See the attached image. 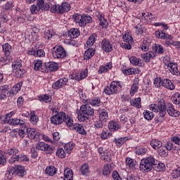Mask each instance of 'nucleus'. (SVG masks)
<instances>
[{
	"label": "nucleus",
	"mask_w": 180,
	"mask_h": 180,
	"mask_svg": "<svg viewBox=\"0 0 180 180\" xmlns=\"http://www.w3.org/2000/svg\"><path fill=\"white\" fill-rule=\"evenodd\" d=\"M95 115V110L89 105H82L80 107L79 113L77 114V117L79 122H84V120H89V116Z\"/></svg>",
	"instance_id": "1"
},
{
	"label": "nucleus",
	"mask_w": 180,
	"mask_h": 180,
	"mask_svg": "<svg viewBox=\"0 0 180 180\" xmlns=\"http://www.w3.org/2000/svg\"><path fill=\"white\" fill-rule=\"evenodd\" d=\"M155 164V158L153 156H149L141 160L139 169L142 172H150L153 169Z\"/></svg>",
	"instance_id": "2"
},
{
	"label": "nucleus",
	"mask_w": 180,
	"mask_h": 180,
	"mask_svg": "<svg viewBox=\"0 0 180 180\" xmlns=\"http://www.w3.org/2000/svg\"><path fill=\"white\" fill-rule=\"evenodd\" d=\"M51 13H58V15H63L71 11V4L68 1L63 2L60 5L55 4L50 9Z\"/></svg>",
	"instance_id": "3"
},
{
	"label": "nucleus",
	"mask_w": 180,
	"mask_h": 180,
	"mask_svg": "<svg viewBox=\"0 0 180 180\" xmlns=\"http://www.w3.org/2000/svg\"><path fill=\"white\" fill-rule=\"evenodd\" d=\"M52 57L57 60H63L67 58V51L61 45H56L51 50Z\"/></svg>",
	"instance_id": "4"
},
{
	"label": "nucleus",
	"mask_w": 180,
	"mask_h": 180,
	"mask_svg": "<svg viewBox=\"0 0 180 180\" xmlns=\"http://www.w3.org/2000/svg\"><path fill=\"white\" fill-rule=\"evenodd\" d=\"M150 109L152 112L158 113L159 112L160 116H165L167 115V108L165 105V101L160 100L157 104H151Z\"/></svg>",
	"instance_id": "5"
},
{
	"label": "nucleus",
	"mask_w": 180,
	"mask_h": 180,
	"mask_svg": "<svg viewBox=\"0 0 180 180\" xmlns=\"http://www.w3.org/2000/svg\"><path fill=\"white\" fill-rule=\"evenodd\" d=\"M37 5H32L30 8L33 15L40 12V11H49L50 9V3H44V0H37Z\"/></svg>",
	"instance_id": "6"
},
{
	"label": "nucleus",
	"mask_w": 180,
	"mask_h": 180,
	"mask_svg": "<svg viewBox=\"0 0 180 180\" xmlns=\"http://www.w3.org/2000/svg\"><path fill=\"white\" fill-rule=\"evenodd\" d=\"M122 40L124 43H121L120 46L122 49L125 50H131V45L133 44V37L130 32H126L123 37Z\"/></svg>",
	"instance_id": "7"
},
{
	"label": "nucleus",
	"mask_w": 180,
	"mask_h": 180,
	"mask_svg": "<svg viewBox=\"0 0 180 180\" xmlns=\"http://www.w3.org/2000/svg\"><path fill=\"white\" fill-rule=\"evenodd\" d=\"M36 148L37 150H39L41 151H46V154H53L54 151L56 150V147L54 146H50L49 144L44 143V142H38L36 144Z\"/></svg>",
	"instance_id": "8"
},
{
	"label": "nucleus",
	"mask_w": 180,
	"mask_h": 180,
	"mask_svg": "<svg viewBox=\"0 0 180 180\" xmlns=\"http://www.w3.org/2000/svg\"><path fill=\"white\" fill-rule=\"evenodd\" d=\"M64 117H65V112L63 111L59 112L51 117V123L56 126L64 123Z\"/></svg>",
	"instance_id": "9"
},
{
	"label": "nucleus",
	"mask_w": 180,
	"mask_h": 180,
	"mask_svg": "<svg viewBox=\"0 0 180 180\" xmlns=\"http://www.w3.org/2000/svg\"><path fill=\"white\" fill-rule=\"evenodd\" d=\"M44 68L41 72H54L58 70V63L56 62H47L44 63Z\"/></svg>",
	"instance_id": "10"
},
{
	"label": "nucleus",
	"mask_w": 180,
	"mask_h": 180,
	"mask_svg": "<svg viewBox=\"0 0 180 180\" xmlns=\"http://www.w3.org/2000/svg\"><path fill=\"white\" fill-rule=\"evenodd\" d=\"M67 85H68V78L63 77L53 82L52 84V88L53 89L58 91V89H61L63 86H65Z\"/></svg>",
	"instance_id": "11"
},
{
	"label": "nucleus",
	"mask_w": 180,
	"mask_h": 180,
	"mask_svg": "<svg viewBox=\"0 0 180 180\" xmlns=\"http://www.w3.org/2000/svg\"><path fill=\"white\" fill-rule=\"evenodd\" d=\"M166 106V112H167L168 115L172 117H179L180 116V112L178 110H175V107L171 103H167L165 104Z\"/></svg>",
	"instance_id": "12"
},
{
	"label": "nucleus",
	"mask_w": 180,
	"mask_h": 180,
	"mask_svg": "<svg viewBox=\"0 0 180 180\" xmlns=\"http://www.w3.org/2000/svg\"><path fill=\"white\" fill-rule=\"evenodd\" d=\"M101 49L105 53H111V51H113V45L109 39L104 38L101 41Z\"/></svg>",
	"instance_id": "13"
},
{
	"label": "nucleus",
	"mask_w": 180,
	"mask_h": 180,
	"mask_svg": "<svg viewBox=\"0 0 180 180\" xmlns=\"http://www.w3.org/2000/svg\"><path fill=\"white\" fill-rule=\"evenodd\" d=\"M28 139L30 140H39L40 134L34 128H26Z\"/></svg>",
	"instance_id": "14"
},
{
	"label": "nucleus",
	"mask_w": 180,
	"mask_h": 180,
	"mask_svg": "<svg viewBox=\"0 0 180 180\" xmlns=\"http://www.w3.org/2000/svg\"><path fill=\"white\" fill-rule=\"evenodd\" d=\"M104 92L106 95H113L117 92V83L116 81H113L111 82L110 86H108L104 89Z\"/></svg>",
	"instance_id": "15"
},
{
	"label": "nucleus",
	"mask_w": 180,
	"mask_h": 180,
	"mask_svg": "<svg viewBox=\"0 0 180 180\" xmlns=\"http://www.w3.org/2000/svg\"><path fill=\"white\" fill-rule=\"evenodd\" d=\"M91 22L92 17H91V15L82 14L80 22H79V26H80L81 27H85L87 23H91Z\"/></svg>",
	"instance_id": "16"
},
{
	"label": "nucleus",
	"mask_w": 180,
	"mask_h": 180,
	"mask_svg": "<svg viewBox=\"0 0 180 180\" xmlns=\"http://www.w3.org/2000/svg\"><path fill=\"white\" fill-rule=\"evenodd\" d=\"M7 124L10 126H25V121L18 118H11L6 120Z\"/></svg>",
	"instance_id": "17"
},
{
	"label": "nucleus",
	"mask_w": 180,
	"mask_h": 180,
	"mask_svg": "<svg viewBox=\"0 0 180 180\" xmlns=\"http://www.w3.org/2000/svg\"><path fill=\"white\" fill-rule=\"evenodd\" d=\"M125 162L128 168H129V169H132V171H134V169L139 167V163L137 161L131 159V158H127Z\"/></svg>",
	"instance_id": "18"
},
{
	"label": "nucleus",
	"mask_w": 180,
	"mask_h": 180,
	"mask_svg": "<svg viewBox=\"0 0 180 180\" xmlns=\"http://www.w3.org/2000/svg\"><path fill=\"white\" fill-rule=\"evenodd\" d=\"M162 86H164V88L169 89L170 91H174V89H175V85H174V83L168 79H162Z\"/></svg>",
	"instance_id": "19"
},
{
	"label": "nucleus",
	"mask_w": 180,
	"mask_h": 180,
	"mask_svg": "<svg viewBox=\"0 0 180 180\" xmlns=\"http://www.w3.org/2000/svg\"><path fill=\"white\" fill-rule=\"evenodd\" d=\"M168 142L166 143L165 146H161L160 148L158 149V153L160 155V157H167L168 156Z\"/></svg>",
	"instance_id": "20"
},
{
	"label": "nucleus",
	"mask_w": 180,
	"mask_h": 180,
	"mask_svg": "<svg viewBox=\"0 0 180 180\" xmlns=\"http://www.w3.org/2000/svg\"><path fill=\"white\" fill-rule=\"evenodd\" d=\"M98 119L106 123L108 120H109V115L108 114V110L105 109H100L98 110Z\"/></svg>",
	"instance_id": "21"
},
{
	"label": "nucleus",
	"mask_w": 180,
	"mask_h": 180,
	"mask_svg": "<svg viewBox=\"0 0 180 180\" xmlns=\"http://www.w3.org/2000/svg\"><path fill=\"white\" fill-rule=\"evenodd\" d=\"M169 72L173 75H176V77H179L180 75V70H178V64L175 63H172L168 67Z\"/></svg>",
	"instance_id": "22"
},
{
	"label": "nucleus",
	"mask_w": 180,
	"mask_h": 180,
	"mask_svg": "<svg viewBox=\"0 0 180 180\" xmlns=\"http://www.w3.org/2000/svg\"><path fill=\"white\" fill-rule=\"evenodd\" d=\"M9 94V86L4 85L0 86V100L6 99V95Z\"/></svg>",
	"instance_id": "23"
},
{
	"label": "nucleus",
	"mask_w": 180,
	"mask_h": 180,
	"mask_svg": "<svg viewBox=\"0 0 180 180\" xmlns=\"http://www.w3.org/2000/svg\"><path fill=\"white\" fill-rule=\"evenodd\" d=\"M16 174V167H10L6 173L5 174V179L7 180H11L13 178V175Z\"/></svg>",
	"instance_id": "24"
},
{
	"label": "nucleus",
	"mask_w": 180,
	"mask_h": 180,
	"mask_svg": "<svg viewBox=\"0 0 180 180\" xmlns=\"http://www.w3.org/2000/svg\"><path fill=\"white\" fill-rule=\"evenodd\" d=\"M45 174L49 176H54L57 174V168L54 165L47 166L45 169Z\"/></svg>",
	"instance_id": "25"
},
{
	"label": "nucleus",
	"mask_w": 180,
	"mask_h": 180,
	"mask_svg": "<svg viewBox=\"0 0 180 180\" xmlns=\"http://www.w3.org/2000/svg\"><path fill=\"white\" fill-rule=\"evenodd\" d=\"M141 57L145 60L146 63H150V60L155 57V52L153 51H148L146 53L142 54Z\"/></svg>",
	"instance_id": "26"
},
{
	"label": "nucleus",
	"mask_w": 180,
	"mask_h": 180,
	"mask_svg": "<svg viewBox=\"0 0 180 180\" xmlns=\"http://www.w3.org/2000/svg\"><path fill=\"white\" fill-rule=\"evenodd\" d=\"M153 169L157 172H161V171H164V169H165V165L155 160V163H154Z\"/></svg>",
	"instance_id": "27"
},
{
	"label": "nucleus",
	"mask_w": 180,
	"mask_h": 180,
	"mask_svg": "<svg viewBox=\"0 0 180 180\" xmlns=\"http://www.w3.org/2000/svg\"><path fill=\"white\" fill-rule=\"evenodd\" d=\"M155 36H156V37H158V39H162V40H164V39H172V37H171V35L164 32L162 30L155 31Z\"/></svg>",
	"instance_id": "28"
},
{
	"label": "nucleus",
	"mask_w": 180,
	"mask_h": 180,
	"mask_svg": "<svg viewBox=\"0 0 180 180\" xmlns=\"http://www.w3.org/2000/svg\"><path fill=\"white\" fill-rule=\"evenodd\" d=\"M122 127L115 121H110L108 123V129L110 131H116L119 130Z\"/></svg>",
	"instance_id": "29"
},
{
	"label": "nucleus",
	"mask_w": 180,
	"mask_h": 180,
	"mask_svg": "<svg viewBox=\"0 0 180 180\" xmlns=\"http://www.w3.org/2000/svg\"><path fill=\"white\" fill-rule=\"evenodd\" d=\"M167 149L169 151H171L173 154H178L179 153V146H176L174 145V143L171 141L167 142Z\"/></svg>",
	"instance_id": "30"
},
{
	"label": "nucleus",
	"mask_w": 180,
	"mask_h": 180,
	"mask_svg": "<svg viewBox=\"0 0 180 180\" xmlns=\"http://www.w3.org/2000/svg\"><path fill=\"white\" fill-rule=\"evenodd\" d=\"M28 54L30 56H34V57H44V56H46V53L43 49L28 51Z\"/></svg>",
	"instance_id": "31"
},
{
	"label": "nucleus",
	"mask_w": 180,
	"mask_h": 180,
	"mask_svg": "<svg viewBox=\"0 0 180 180\" xmlns=\"http://www.w3.org/2000/svg\"><path fill=\"white\" fill-rule=\"evenodd\" d=\"M74 173L70 168H67L64 170V180H73Z\"/></svg>",
	"instance_id": "32"
},
{
	"label": "nucleus",
	"mask_w": 180,
	"mask_h": 180,
	"mask_svg": "<svg viewBox=\"0 0 180 180\" xmlns=\"http://www.w3.org/2000/svg\"><path fill=\"white\" fill-rule=\"evenodd\" d=\"M93 56H95V49L89 48L84 52V60H91Z\"/></svg>",
	"instance_id": "33"
},
{
	"label": "nucleus",
	"mask_w": 180,
	"mask_h": 180,
	"mask_svg": "<svg viewBox=\"0 0 180 180\" xmlns=\"http://www.w3.org/2000/svg\"><path fill=\"white\" fill-rule=\"evenodd\" d=\"M3 51L6 57H11V51H12V46L8 43H6L2 46Z\"/></svg>",
	"instance_id": "34"
},
{
	"label": "nucleus",
	"mask_w": 180,
	"mask_h": 180,
	"mask_svg": "<svg viewBox=\"0 0 180 180\" xmlns=\"http://www.w3.org/2000/svg\"><path fill=\"white\" fill-rule=\"evenodd\" d=\"M80 174L81 175L86 176L89 175V165L88 163H84L80 167Z\"/></svg>",
	"instance_id": "35"
},
{
	"label": "nucleus",
	"mask_w": 180,
	"mask_h": 180,
	"mask_svg": "<svg viewBox=\"0 0 180 180\" xmlns=\"http://www.w3.org/2000/svg\"><path fill=\"white\" fill-rule=\"evenodd\" d=\"M68 34L70 39H77L79 36V30L77 28L70 29Z\"/></svg>",
	"instance_id": "36"
},
{
	"label": "nucleus",
	"mask_w": 180,
	"mask_h": 180,
	"mask_svg": "<svg viewBox=\"0 0 180 180\" xmlns=\"http://www.w3.org/2000/svg\"><path fill=\"white\" fill-rule=\"evenodd\" d=\"M73 129L75 130L79 134H83L85 136L86 134V131L84 129V127L81 125V124H75L73 125Z\"/></svg>",
	"instance_id": "37"
},
{
	"label": "nucleus",
	"mask_w": 180,
	"mask_h": 180,
	"mask_svg": "<svg viewBox=\"0 0 180 180\" xmlns=\"http://www.w3.org/2000/svg\"><path fill=\"white\" fill-rule=\"evenodd\" d=\"M26 172L25 171V167L22 165H18L15 167V174L18 176H25Z\"/></svg>",
	"instance_id": "38"
},
{
	"label": "nucleus",
	"mask_w": 180,
	"mask_h": 180,
	"mask_svg": "<svg viewBox=\"0 0 180 180\" xmlns=\"http://www.w3.org/2000/svg\"><path fill=\"white\" fill-rule=\"evenodd\" d=\"M131 106L140 109L141 108V98L139 97L130 101Z\"/></svg>",
	"instance_id": "39"
},
{
	"label": "nucleus",
	"mask_w": 180,
	"mask_h": 180,
	"mask_svg": "<svg viewBox=\"0 0 180 180\" xmlns=\"http://www.w3.org/2000/svg\"><path fill=\"white\" fill-rule=\"evenodd\" d=\"M74 147H75V143L74 142H69L64 146V150L67 154H71V151L74 150Z\"/></svg>",
	"instance_id": "40"
},
{
	"label": "nucleus",
	"mask_w": 180,
	"mask_h": 180,
	"mask_svg": "<svg viewBox=\"0 0 180 180\" xmlns=\"http://www.w3.org/2000/svg\"><path fill=\"white\" fill-rule=\"evenodd\" d=\"M129 61L131 64H133V65H139V67H141V65H143V63H141V59L138 58L136 56H131L129 58Z\"/></svg>",
	"instance_id": "41"
},
{
	"label": "nucleus",
	"mask_w": 180,
	"mask_h": 180,
	"mask_svg": "<svg viewBox=\"0 0 180 180\" xmlns=\"http://www.w3.org/2000/svg\"><path fill=\"white\" fill-rule=\"evenodd\" d=\"M151 147L154 148V150H158L162 146V142L161 141L157 139H153L150 143Z\"/></svg>",
	"instance_id": "42"
},
{
	"label": "nucleus",
	"mask_w": 180,
	"mask_h": 180,
	"mask_svg": "<svg viewBox=\"0 0 180 180\" xmlns=\"http://www.w3.org/2000/svg\"><path fill=\"white\" fill-rule=\"evenodd\" d=\"M30 122L32 124H37L39 123V116L36 115V112L31 111L30 112Z\"/></svg>",
	"instance_id": "43"
},
{
	"label": "nucleus",
	"mask_w": 180,
	"mask_h": 180,
	"mask_svg": "<svg viewBox=\"0 0 180 180\" xmlns=\"http://www.w3.org/2000/svg\"><path fill=\"white\" fill-rule=\"evenodd\" d=\"M18 153H19V149L15 147L9 148L4 152V154H7L8 155H12V157L13 155H16V154H18Z\"/></svg>",
	"instance_id": "44"
},
{
	"label": "nucleus",
	"mask_w": 180,
	"mask_h": 180,
	"mask_svg": "<svg viewBox=\"0 0 180 180\" xmlns=\"http://www.w3.org/2000/svg\"><path fill=\"white\" fill-rule=\"evenodd\" d=\"M98 152L104 161L108 160V150H106L105 148H103V147H99L98 149Z\"/></svg>",
	"instance_id": "45"
},
{
	"label": "nucleus",
	"mask_w": 180,
	"mask_h": 180,
	"mask_svg": "<svg viewBox=\"0 0 180 180\" xmlns=\"http://www.w3.org/2000/svg\"><path fill=\"white\" fill-rule=\"evenodd\" d=\"M22 85H23V83L22 82H20L15 86H13L10 91V94H18L20 89H22Z\"/></svg>",
	"instance_id": "46"
},
{
	"label": "nucleus",
	"mask_w": 180,
	"mask_h": 180,
	"mask_svg": "<svg viewBox=\"0 0 180 180\" xmlns=\"http://www.w3.org/2000/svg\"><path fill=\"white\" fill-rule=\"evenodd\" d=\"M112 172V166L109 164L104 165L103 169V175L105 176H108V175H110V173Z\"/></svg>",
	"instance_id": "47"
},
{
	"label": "nucleus",
	"mask_w": 180,
	"mask_h": 180,
	"mask_svg": "<svg viewBox=\"0 0 180 180\" xmlns=\"http://www.w3.org/2000/svg\"><path fill=\"white\" fill-rule=\"evenodd\" d=\"M56 34V32L53 30H46L44 32V37L46 40H50Z\"/></svg>",
	"instance_id": "48"
},
{
	"label": "nucleus",
	"mask_w": 180,
	"mask_h": 180,
	"mask_svg": "<svg viewBox=\"0 0 180 180\" xmlns=\"http://www.w3.org/2000/svg\"><path fill=\"white\" fill-rule=\"evenodd\" d=\"M34 70L35 71H41L42 70H45L44 65L41 63V60H36L34 63Z\"/></svg>",
	"instance_id": "49"
},
{
	"label": "nucleus",
	"mask_w": 180,
	"mask_h": 180,
	"mask_svg": "<svg viewBox=\"0 0 180 180\" xmlns=\"http://www.w3.org/2000/svg\"><path fill=\"white\" fill-rule=\"evenodd\" d=\"M128 140H129V137L124 136L122 138L115 139L114 141L116 145L120 147L121 146H123V144H124V143H126V141H127Z\"/></svg>",
	"instance_id": "50"
},
{
	"label": "nucleus",
	"mask_w": 180,
	"mask_h": 180,
	"mask_svg": "<svg viewBox=\"0 0 180 180\" xmlns=\"http://www.w3.org/2000/svg\"><path fill=\"white\" fill-rule=\"evenodd\" d=\"M153 52L155 53V55L157 53L158 54H164V47L160 44H155L154 46H153Z\"/></svg>",
	"instance_id": "51"
},
{
	"label": "nucleus",
	"mask_w": 180,
	"mask_h": 180,
	"mask_svg": "<svg viewBox=\"0 0 180 180\" xmlns=\"http://www.w3.org/2000/svg\"><path fill=\"white\" fill-rule=\"evenodd\" d=\"M112 68V63H109L105 65V66H101L99 68L98 74H103L105 72H108L109 70Z\"/></svg>",
	"instance_id": "52"
},
{
	"label": "nucleus",
	"mask_w": 180,
	"mask_h": 180,
	"mask_svg": "<svg viewBox=\"0 0 180 180\" xmlns=\"http://www.w3.org/2000/svg\"><path fill=\"white\" fill-rule=\"evenodd\" d=\"M172 102L174 105H180V94L179 93H175L172 95Z\"/></svg>",
	"instance_id": "53"
},
{
	"label": "nucleus",
	"mask_w": 180,
	"mask_h": 180,
	"mask_svg": "<svg viewBox=\"0 0 180 180\" xmlns=\"http://www.w3.org/2000/svg\"><path fill=\"white\" fill-rule=\"evenodd\" d=\"M96 37L97 35L95 33L91 34L88 40L86 41L87 46H94V43H95Z\"/></svg>",
	"instance_id": "54"
},
{
	"label": "nucleus",
	"mask_w": 180,
	"mask_h": 180,
	"mask_svg": "<svg viewBox=\"0 0 180 180\" xmlns=\"http://www.w3.org/2000/svg\"><path fill=\"white\" fill-rule=\"evenodd\" d=\"M148 151V150L147 149V148L141 147V148H137L136 149L135 153L137 154L138 155H146Z\"/></svg>",
	"instance_id": "55"
},
{
	"label": "nucleus",
	"mask_w": 180,
	"mask_h": 180,
	"mask_svg": "<svg viewBox=\"0 0 180 180\" xmlns=\"http://www.w3.org/2000/svg\"><path fill=\"white\" fill-rule=\"evenodd\" d=\"M89 103L91 105V106L98 107L101 105V98L96 97L92 100H89Z\"/></svg>",
	"instance_id": "56"
},
{
	"label": "nucleus",
	"mask_w": 180,
	"mask_h": 180,
	"mask_svg": "<svg viewBox=\"0 0 180 180\" xmlns=\"http://www.w3.org/2000/svg\"><path fill=\"white\" fill-rule=\"evenodd\" d=\"M139 91V81L135 80L131 87V95H134Z\"/></svg>",
	"instance_id": "57"
},
{
	"label": "nucleus",
	"mask_w": 180,
	"mask_h": 180,
	"mask_svg": "<svg viewBox=\"0 0 180 180\" xmlns=\"http://www.w3.org/2000/svg\"><path fill=\"white\" fill-rule=\"evenodd\" d=\"M143 117L144 119H146V120H153V119L154 118V114L153 113V112L146 110V112H143Z\"/></svg>",
	"instance_id": "58"
},
{
	"label": "nucleus",
	"mask_w": 180,
	"mask_h": 180,
	"mask_svg": "<svg viewBox=\"0 0 180 180\" xmlns=\"http://www.w3.org/2000/svg\"><path fill=\"white\" fill-rule=\"evenodd\" d=\"M56 157L58 158H65V150L63 148H58L56 152Z\"/></svg>",
	"instance_id": "59"
},
{
	"label": "nucleus",
	"mask_w": 180,
	"mask_h": 180,
	"mask_svg": "<svg viewBox=\"0 0 180 180\" xmlns=\"http://www.w3.org/2000/svg\"><path fill=\"white\" fill-rule=\"evenodd\" d=\"M12 68L13 70H19L22 68V60L18 59L12 63Z\"/></svg>",
	"instance_id": "60"
},
{
	"label": "nucleus",
	"mask_w": 180,
	"mask_h": 180,
	"mask_svg": "<svg viewBox=\"0 0 180 180\" xmlns=\"http://www.w3.org/2000/svg\"><path fill=\"white\" fill-rule=\"evenodd\" d=\"M63 122H65V124H67L69 127H71L74 124V120H72L70 116L67 115V114H65Z\"/></svg>",
	"instance_id": "61"
},
{
	"label": "nucleus",
	"mask_w": 180,
	"mask_h": 180,
	"mask_svg": "<svg viewBox=\"0 0 180 180\" xmlns=\"http://www.w3.org/2000/svg\"><path fill=\"white\" fill-rule=\"evenodd\" d=\"M105 124L106 122L98 119L94 122V127H96V129H102Z\"/></svg>",
	"instance_id": "62"
},
{
	"label": "nucleus",
	"mask_w": 180,
	"mask_h": 180,
	"mask_svg": "<svg viewBox=\"0 0 180 180\" xmlns=\"http://www.w3.org/2000/svg\"><path fill=\"white\" fill-rule=\"evenodd\" d=\"M15 77H16V78H22L23 77V75H25V70L23 69H15Z\"/></svg>",
	"instance_id": "63"
},
{
	"label": "nucleus",
	"mask_w": 180,
	"mask_h": 180,
	"mask_svg": "<svg viewBox=\"0 0 180 180\" xmlns=\"http://www.w3.org/2000/svg\"><path fill=\"white\" fill-rule=\"evenodd\" d=\"M180 176V167H177L175 170L172 172V177L173 179H178Z\"/></svg>",
	"instance_id": "64"
}]
</instances>
